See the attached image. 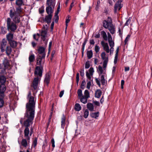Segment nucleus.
I'll use <instances>...</instances> for the list:
<instances>
[{"mask_svg": "<svg viewBox=\"0 0 152 152\" xmlns=\"http://www.w3.org/2000/svg\"><path fill=\"white\" fill-rule=\"evenodd\" d=\"M31 93L29 92V125L32 124L35 115L36 99L34 97L30 96Z\"/></svg>", "mask_w": 152, "mask_h": 152, "instance_id": "nucleus-1", "label": "nucleus"}, {"mask_svg": "<svg viewBox=\"0 0 152 152\" xmlns=\"http://www.w3.org/2000/svg\"><path fill=\"white\" fill-rule=\"evenodd\" d=\"M43 70V69L42 66H37L36 68L34 75L36 77L34 78L31 85V87L33 88L35 90L37 88L38 83L40 82L42 76Z\"/></svg>", "mask_w": 152, "mask_h": 152, "instance_id": "nucleus-2", "label": "nucleus"}, {"mask_svg": "<svg viewBox=\"0 0 152 152\" xmlns=\"http://www.w3.org/2000/svg\"><path fill=\"white\" fill-rule=\"evenodd\" d=\"M103 26L105 28L108 29L112 34H115V28L112 23V20L110 17H108L107 20L103 21Z\"/></svg>", "mask_w": 152, "mask_h": 152, "instance_id": "nucleus-3", "label": "nucleus"}, {"mask_svg": "<svg viewBox=\"0 0 152 152\" xmlns=\"http://www.w3.org/2000/svg\"><path fill=\"white\" fill-rule=\"evenodd\" d=\"M103 26L105 28L108 29L112 34H115V28L112 23V20L110 17H108L107 20L103 21Z\"/></svg>", "mask_w": 152, "mask_h": 152, "instance_id": "nucleus-4", "label": "nucleus"}, {"mask_svg": "<svg viewBox=\"0 0 152 152\" xmlns=\"http://www.w3.org/2000/svg\"><path fill=\"white\" fill-rule=\"evenodd\" d=\"M10 60L7 58H4L3 63L0 64V74L3 75L7 74V70L10 66Z\"/></svg>", "mask_w": 152, "mask_h": 152, "instance_id": "nucleus-5", "label": "nucleus"}, {"mask_svg": "<svg viewBox=\"0 0 152 152\" xmlns=\"http://www.w3.org/2000/svg\"><path fill=\"white\" fill-rule=\"evenodd\" d=\"M28 103L26 104V112L25 115L24 119H26L24 121V124L26 128L24 130V136L27 140H28Z\"/></svg>", "mask_w": 152, "mask_h": 152, "instance_id": "nucleus-6", "label": "nucleus"}, {"mask_svg": "<svg viewBox=\"0 0 152 152\" xmlns=\"http://www.w3.org/2000/svg\"><path fill=\"white\" fill-rule=\"evenodd\" d=\"M10 16L13 18V20L15 23H18L20 21L19 14L16 12L13 9H11L10 12Z\"/></svg>", "mask_w": 152, "mask_h": 152, "instance_id": "nucleus-7", "label": "nucleus"}, {"mask_svg": "<svg viewBox=\"0 0 152 152\" xmlns=\"http://www.w3.org/2000/svg\"><path fill=\"white\" fill-rule=\"evenodd\" d=\"M7 27L8 30L14 31L17 28L16 25L11 20L10 18H7Z\"/></svg>", "mask_w": 152, "mask_h": 152, "instance_id": "nucleus-8", "label": "nucleus"}, {"mask_svg": "<svg viewBox=\"0 0 152 152\" xmlns=\"http://www.w3.org/2000/svg\"><path fill=\"white\" fill-rule=\"evenodd\" d=\"M122 1V0H118L116 3L115 4L114 6V12H116L117 10L118 9L119 10L123 7V5L121 4Z\"/></svg>", "mask_w": 152, "mask_h": 152, "instance_id": "nucleus-9", "label": "nucleus"}, {"mask_svg": "<svg viewBox=\"0 0 152 152\" xmlns=\"http://www.w3.org/2000/svg\"><path fill=\"white\" fill-rule=\"evenodd\" d=\"M6 90V87L4 84H0V96H4V92Z\"/></svg>", "mask_w": 152, "mask_h": 152, "instance_id": "nucleus-10", "label": "nucleus"}, {"mask_svg": "<svg viewBox=\"0 0 152 152\" xmlns=\"http://www.w3.org/2000/svg\"><path fill=\"white\" fill-rule=\"evenodd\" d=\"M89 73L87 71L86 72V77L89 80H91V76H92L94 70L93 67H91L89 70Z\"/></svg>", "mask_w": 152, "mask_h": 152, "instance_id": "nucleus-11", "label": "nucleus"}, {"mask_svg": "<svg viewBox=\"0 0 152 152\" xmlns=\"http://www.w3.org/2000/svg\"><path fill=\"white\" fill-rule=\"evenodd\" d=\"M101 44L104 50L107 53H109L110 52V49L107 43H105L102 41L101 42Z\"/></svg>", "mask_w": 152, "mask_h": 152, "instance_id": "nucleus-12", "label": "nucleus"}, {"mask_svg": "<svg viewBox=\"0 0 152 152\" xmlns=\"http://www.w3.org/2000/svg\"><path fill=\"white\" fill-rule=\"evenodd\" d=\"M39 53L40 54H42V58H45V49L44 47H40L38 49Z\"/></svg>", "mask_w": 152, "mask_h": 152, "instance_id": "nucleus-13", "label": "nucleus"}, {"mask_svg": "<svg viewBox=\"0 0 152 152\" xmlns=\"http://www.w3.org/2000/svg\"><path fill=\"white\" fill-rule=\"evenodd\" d=\"M7 44V41L5 39H3L1 42V52H3L5 50L4 48L5 47Z\"/></svg>", "mask_w": 152, "mask_h": 152, "instance_id": "nucleus-14", "label": "nucleus"}, {"mask_svg": "<svg viewBox=\"0 0 152 152\" xmlns=\"http://www.w3.org/2000/svg\"><path fill=\"white\" fill-rule=\"evenodd\" d=\"M47 34V31L46 29H44L42 31L41 33V36L42 39L43 41H45V37Z\"/></svg>", "mask_w": 152, "mask_h": 152, "instance_id": "nucleus-15", "label": "nucleus"}, {"mask_svg": "<svg viewBox=\"0 0 152 152\" xmlns=\"http://www.w3.org/2000/svg\"><path fill=\"white\" fill-rule=\"evenodd\" d=\"M97 70L99 76L101 75L102 74H104V75L105 74V73L104 72L102 67L100 65L99 66Z\"/></svg>", "mask_w": 152, "mask_h": 152, "instance_id": "nucleus-16", "label": "nucleus"}, {"mask_svg": "<svg viewBox=\"0 0 152 152\" xmlns=\"http://www.w3.org/2000/svg\"><path fill=\"white\" fill-rule=\"evenodd\" d=\"M52 7L48 6L46 7V11L48 15H52L53 12Z\"/></svg>", "mask_w": 152, "mask_h": 152, "instance_id": "nucleus-17", "label": "nucleus"}, {"mask_svg": "<svg viewBox=\"0 0 152 152\" xmlns=\"http://www.w3.org/2000/svg\"><path fill=\"white\" fill-rule=\"evenodd\" d=\"M106 53L105 52H104L102 53L101 54V57L102 59L104 60V61H108V57L106 56Z\"/></svg>", "mask_w": 152, "mask_h": 152, "instance_id": "nucleus-18", "label": "nucleus"}, {"mask_svg": "<svg viewBox=\"0 0 152 152\" xmlns=\"http://www.w3.org/2000/svg\"><path fill=\"white\" fill-rule=\"evenodd\" d=\"M65 117L64 114H63L61 119V127L63 129H64L65 126Z\"/></svg>", "mask_w": 152, "mask_h": 152, "instance_id": "nucleus-19", "label": "nucleus"}, {"mask_svg": "<svg viewBox=\"0 0 152 152\" xmlns=\"http://www.w3.org/2000/svg\"><path fill=\"white\" fill-rule=\"evenodd\" d=\"M119 50V47H118L116 50V53L114 58V64H116L118 58V53Z\"/></svg>", "mask_w": 152, "mask_h": 152, "instance_id": "nucleus-20", "label": "nucleus"}, {"mask_svg": "<svg viewBox=\"0 0 152 152\" xmlns=\"http://www.w3.org/2000/svg\"><path fill=\"white\" fill-rule=\"evenodd\" d=\"M44 58H42V56H39V57L37 58V64L40 66L42 65V59Z\"/></svg>", "mask_w": 152, "mask_h": 152, "instance_id": "nucleus-21", "label": "nucleus"}, {"mask_svg": "<svg viewBox=\"0 0 152 152\" xmlns=\"http://www.w3.org/2000/svg\"><path fill=\"white\" fill-rule=\"evenodd\" d=\"M52 15H48L46 16L45 18V21H46L48 23H50L51 22V20L52 18Z\"/></svg>", "mask_w": 152, "mask_h": 152, "instance_id": "nucleus-22", "label": "nucleus"}, {"mask_svg": "<svg viewBox=\"0 0 152 152\" xmlns=\"http://www.w3.org/2000/svg\"><path fill=\"white\" fill-rule=\"evenodd\" d=\"M35 60V57L34 54H32L29 56V61L31 64Z\"/></svg>", "mask_w": 152, "mask_h": 152, "instance_id": "nucleus-23", "label": "nucleus"}, {"mask_svg": "<svg viewBox=\"0 0 152 152\" xmlns=\"http://www.w3.org/2000/svg\"><path fill=\"white\" fill-rule=\"evenodd\" d=\"M12 49L10 47L8 46L7 47L6 50V53L7 55L9 56L12 52Z\"/></svg>", "mask_w": 152, "mask_h": 152, "instance_id": "nucleus-24", "label": "nucleus"}, {"mask_svg": "<svg viewBox=\"0 0 152 152\" xmlns=\"http://www.w3.org/2000/svg\"><path fill=\"white\" fill-rule=\"evenodd\" d=\"M102 94V92L100 89H98L95 93V97L96 98H99L100 97Z\"/></svg>", "mask_w": 152, "mask_h": 152, "instance_id": "nucleus-25", "label": "nucleus"}, {"mask_svg": "<svg viewBox=\"0 0 152 152\" xmlns=\"http://www.w3.org/2000/svg\"><path fill=\"white\" fill-rule=\"evenodd\" d=\"M87 108L90 111H94V107L92 103H88L87 105Z\"/></svg>", "mask_w": 152, "mask_h": 152, "instance_id": "nucleus-26", "label": "nucleus"}, {"mask_svg": "<svg viewBox=\"0 0 152 152\" xmlns=\"http://www.w3.org/2000/svg\"><path fill=\"white\" fill-rule=\"evenodd\" d=\"M9 42L11 46L13 48H15L17 46V43L16 41L12 40Z\"/></svg>", "mask_w": 152, "mask_h": 152, "instance_id": "nucleus-27", "label": "nucleus"}, {"mask_svg": "<svg viewBox=\"0 0 152 152\" xmlns=\"http://www.w3.org/2000/svg\"><path fill=\"white\" fill-rule=\"evenodd\" d=\"M50 80V76L48 74H46L44 80L45 83H46L47 85L49 83Z\"/></svg>", "mask_w": 152, "mask_h": 152, "instance_id": "nucleus-28", "label": "nucleus"}, {"mask_svg": "<svg viewBox=\"0 0 152 152\" xmlns=\"http://www.w3.org/2000/svg\"><path fill=\"white\" fill-rule=\"evenodd\" d=\"M7 38L9 42L12 40L13 38V34L11 33H9L7 35Z\"/></svg>", "mask_w": 152, "mask_h": 152, "instance_id": "nucleus-29", "label": "nucleus"}, {"mask_svg": "<svg viewBox=\"0 0 152 152\" xmlns=\"http://www.w3.org/2000/svg\"><path fill=\"white\" fill-rule=\"evenodd\" d=\"M101 35L104 40L106 41L107 40V37L106 33L105 31H102L101 32Z\"/></svg>", "mask_w": 152, "mask_h": 152, "instance_id": "nucleus-30", "label": "nucleus"}, {"mask_svg": "<svg viewBox=\"0 0 152 152\" xmlns=\"http://www.w3.org/2000/svg\"><path fill=\"white\" fill-rule=\"evenodd\" d=\"M79 98L80 99L81 102L85 104L87 102L88 98L83 96Z\"/></svg>", "mask_w": 152, "mask_h": 152, "instance_id": "nucleus-31", "label": "nucleus"}, {"mask_svg": "<svg viewBox=\"0 0 152 152\" xmlns=\"http://www.w3.org/2000/svg\"><path fill=\"white\" fill-rule=\"evenodd\" d=\"M37 138L35 137L33 139L32 144L31 147L35 148L37 145Z\"/></svg>", "mask_w": 152, "mask_h": 152, "instance_id": "nucleus-32", "label": "nucleus"}, {"mask_svg": "<svg viewBox=\"0 0 152 152\" xmlns=\"http://www.w3.org/2000/svg\"><path fill=\"white\" fill-rule=\"evenodd\" d=\"M81 109V107L80 104L78 103H76L75 106V109L76 111H79Z\"/></svg>", "mask_w": 152, "mask_h": 152, "instance_id": "nucleus-33", "label": "nucleus"}, {"mask_svg": "<svg viewBox=\"0 0 152 152\" xmlns=\"http://www.w3.org/2000/svg\"><path fill=\"white\" fill-rule=\"evenodd\" d=\"M99 115V112L92 113L91 114V116L92 118H97L98 117Z\"/></svg>", "mask_w": 152, "mask_h": 152, "instance_id": "nucleus-34", "label": "nucleus"}, {"mask_svg": "<svg viewBox=\"0 0 152 152\" xmlns=\"http://www.w3.org/2000/svg\"><path fill=\"white\" fill-rule=\"evenodd\" d=\"M47 4L48 6L52 7H54L55 5L53 3V0H47Z\"/></svg>", "mask_w": 152, "mask_h": 152, "instance_id": "nucleus-35", "label": "nucleus"}, {"mask_svg": "<svg viewBox=\"0 0 152 152\" xmlns=\"http://www.w3.org/2000/svg\"><path fill=\"white\" fill-rule=\"evenodd\" d=\"M4 96L3 97L0 96V108H2L4 106V103L3 99Z\"/></svg>", "mask_w": 152, "mask_h": 152, "instance_id": "nucleus-36", "label": "nucleus"}, {"mask_svg": "<svg viewBox=\"0 0 152 152\" xmlns=\"http://www.w3.org/2000/svg\"><path fill=\"white\" fill-rule=\"evenodd\" d=\"M87 55L88 58L90 59L92 57L93 55V52L92 50L87 51Z\"/></svg>", "mask_w": 152, "mask_h": 152, "instance_id": "nucleus-37", "label": "nucleus"}, {"mask_svg": "<svg viewBox=\"0 0 152 152\" xmlns=\"http://www.w3.org/2000/svg\"><path fill=\"white\" fill-rule=\"evenodd\" d=\"M104 73L101 75L100 80L102 85H104L105 83V80L104 78Z\"/></svg>", "mask_w": 152, "mask_h": 152, "instance_id": "nucleus-38", "label": "nucleus"}, {"mask_svg": "<svg viewBox=\"0 0 152 152\" xmlns=\"http://www.w3.org/2000/svg\"><path fill=\"white\" fill-rule=\"evenodd\" d=\"M83 96L88 99L89 97V94L88 91L87 90H86L84 93V96Z\"/></svg>", "mask_w": 152, "mask_h": 152, "instance_id": "nucleus-39", "label": "nucleus"}, {"mask_svg": "<svg viewBox=\"0 0 152 152\" xmlns=\"http://www.w3.org/2000/svg\"><path fill=\"white\" fill-rule=\"evenodd\" d=\"M23 1L22 0H16V4L19 7H20L23 4Z\"/></svg>", "mask_w": 152, "mask_h": 152, "instance_id": "nucleus-40", "label": "nucleus"}, {"mask_svg": "<svg viewBox=\"0 0 152 152\" xmlns=\"http://www.w3.org/2000/svg\"><path fill=\"white\" fill-rule=\"evenodd\" d=\"M89 115V112L88 110L86 109L85 110L83 113L84 117L85 118H88Z\"/></svg>", "mask_w": 152, "mask_h": 152, "instance_id": "nucleus-41", "label": "nucleus"}, {"mask_svg": "<svg viewBox=\"0 0 152 152\" xmlns=\"http://www.w3.org/2000/svg\"><path fill=\"white\" fill-rule=\"evenodd\" d=\"M21 144L23 146L26 147L27 145V142L26 140L25 139H23Z\"/></svg>", "mask_w": 152, "mask_h": 152, "instance_id": "nucleus-42", "label": "nucleus"}, {"mask_svg": "<svg viewBox=\"0 0 152 152\" xmlns=\"http://www.w3.org/2000/svg\"><path fill=\"white\" fill-rule=\"evenodd\" d=\"M77 94L79 98H80L83 96L82 94V91L80 89L78 90Z\"/></svg>", "mask_w": 152, "mask_h": 152, "instance_id": "nucleus-43", "label": "nucleus"}, {"mask_svg": "<svg viewBox=\"0 0 152 152\" xmlns=\"http://www.w3.org/2000/svg\"><path fill=\"white\" fill-rule=\"evenodd\" d=\"M87 40H85L84 41V42L83 45H82V54H83V51L84 50V48H85V45H86V42H87Z\"/></svg>", "mask_w": 152, "mask_h": 152, "instance_id": "nucleus-44", "label": "nucleus"}, {"mask_svg": "<svg viewBox=\"0 0 152 152\" xmlns=\"http://www.w3.org/2000/svg\"><path fill=\"white\" fill-rule=\"evenodd\" d=\"M109 45L111 48L113 47L114 46V42L112 40L108 41Z\"/></svg>", "mask_w": 152, "mask_h": 152, "instance_id": "nucleus-45", "label": "nucleus"}, {"mask_svg": "<svg viewBox=\"0 0 152 152\" xmlns=\"http://www.w3.org/2000/svg\"><path fill=\"white\" fill-rule=\"evenodd\" d=\"M131 19L132 18L131 17H129L128 20H127L126 22L125 23V25L128 26L130 23Z\"/></svg>", "mask_w": 152, "mask_h": 152, "instance_id": "nucleus-46", "label": "nucleus"}, {"mask_svg": "<svg viewBox=\"0 0 152 152\" xmlns=\"http://www.w3.org/2000/svg\"><path fill=\"white\" fill-rule=\"evenodd\" d=\"M86 84V81L85 80L83 81L81 85V88L83 89L85 87V85Z\"/></svg>", "mask_w": 152, "mask_h": 152, "instance_id": "nucleus-47", "label": "nucleus"}, {"mask_svg": "<svg viewBox=\"0 0 152 152\" xmlns=\"http://www.w3.org/2000/svg\"><path fill=\"white\" fill-rule=\"evenodd\" d=\"M1 33L3 34L6 33V28L5 27H2L1 28Z\"/></svg>", "mask_w": 152, "mask_h": 152, "instance_id": "nucleus-48", "label": "nucleus"}, {"mask_svg": "<svg viewBox=\"0 0 152 152\" xmlns=\"http://www.w3.org/2000/svg\"><path fill=\"white\" fill-rule=\"evenodd\" d=\"M99 46L97 45H96L95 47V50L96 53H98L99 51Z\"/></svg>", "mask_w": 152, "mask_h": 152, "instance_id": "nucleus-49", "label": "nucleus"}, {"mask_svg": "<svg viewBox=\"0 0 152 152\" xmlns=\"http://www.w3.org/2000/svg\"><path fill=\"white\" fill-rule=\"evenodd\" d=\"M108 62V61H103V67L104 70H105V69L106 67Z\"/></svg>", "mask_w": 152, "mask_h": 152, "instance_id": "nucleus-50", "label": "nucleus"}, {"mask_svg": "<svg viewBox=\"0 0 152 152\" xmlns=\"http://www.w3.org/2000/svg\"><path fill=\"white\" fill-rule=\"evenodd\" d=\"M130 37V35H128L126 37L125 40V44H126V43H127L128 41L129 38Z\"/></svg>", "mask_w": 152, "mask_h": 152, "instance_id": "nucleus-51", "label": "nucleus"}, {"mask_svg": "<svg viewBox=\"0 0 152 152\" xmlns=\"http://www.w3.org/2000/svg\"><path fill=\"white\" fill-rule=\"evenodd\" d=\"M91 85V81H88L87 83V87H86L88 89H89L90 88Z\"/></svg>", "mask_w": 152, "mask_h": 152, "instance_id": "nucleus-52", "label": "nucleus"}, {"mask_svg": "<svg viewBox=\"0 0 152 152\" xmlns=\"http://www.w3.org/2000/svg\"><path fill=\"white\" fill-rule=\"evenodd\" d=\"M76 82L77 84H78V83L79 78V74L78 73H77L76 76Z\"/></svg>", "mask_w": 152, "mask_h": 152, "instance_id": "nucleus-53", "label": "nucleus"}, {"mask_svg": "<svg viewBox=\"0 0 152 152\" xmlns=\"http://www.w3.org/2000/svg\"><path fill=\"white\" fill-rule=\"evenodd\" d=\"M90 66V64L89 62H86L85 64V68L88 69L89 67Z\"/></svg>", "mask_w": 152, "mask_h": 152, "instance_id": "nucleus-54", "label": "nucleus"}, {"mask_svg": "<svg viewBox=\"0 0 152 152\" xmlns=\"http://www.w3.org/2000/svg\"><path fill=\"white\" fill-rule=\"evenodd\" d=\"M21 11V8L20 7H18L16 8V12L17 13H18V14H19V13Z\"/></svg>", "mask_w": 152, "mask_h": 152, "instance_id": "nucleus-55", "label": "nucleus"}, {"mask_svg": "<svg viewBox=\"0 0 152 152\" xmlns=\"http://www.w3.org/2000/svg\"><path fill=\"white\" fill-rule=\"evenodd\" d=\"M124 80H122L121 82V89L124 88Z\"/></svg>", "mask_w": 152, "mask_h": 152, "instance_id": "nucleus-56", "label": "nucleus"}, {"mask_svg": "<svg viewBox=\"0 0 152 152\" xmlns=\"http://www.w3.org/2000/svg\"><path fill=\"white\" fill-rule=\"evenodd\" d=\"M59 19L58 16L55 15V21L56 23H57Z\"/></svg>", "mask_w": 152, "mask_h": 152, "instance_id": "nucleus-57", "label": "nucleus"}, {"mask_svg": "<svg viewBox=\"0 0 152 152\" xmlns=\"http://www.w3.org/2000/svg\"><path fill=\"white\" fill-rule=\"evenodd\" d=\"M51 142L52 143V146L53 147V148H54L55 147V141L54 139L53 138L51 140Z\"/></svg>", "mask_w": 152, "mask_h": 152, "instance_id": "nucleus-58", "label": "nucleus"}, {"mask_svg": "<svg viewBox=\"0 0 152 152\" xmlns=\"http://www.w3.org/2000/svg\"><path fill=\"white\" fill-rule=\"evenodd\" d=\"M114 50V49L113 48V47L110 48V55H111V54L113 53Z\"/></svg>", "mask_w": 152, "mask_h": 152, "instance_id": "nucleus-59", "label": "nucleus"}, {"mask_svg": "<svg viewBox=\"0 0 152 152\" xmlns=\"http://www.w3.org/2000/svg\"><path fill=\"white\" fill-rule=\"evenodd\" d=\"M80 75L82 77L83 76L84 74V70H82V69L80 71Z\"/></svg>", "mask_w": 152, "mask_h": 152, "instance_id": "nucleus-60", "label": "nucleus"}, {"mask_svg": "<svg viewBox=\"0 0 152 152\" xmlns=\"http://www.w3.org/2000/svg\"><path fill=\"white\" fill-rule=\"evenodd\" d=\"M64 90L61 91L59 94V97H61L64 94Z\"/></svg>", "mask_w": 152, "mask_h": 152, "instance_id": "nucleus-61", "label": "nucleus"}, {"mask_svg": "<svg viewBox=\"0 0 152 152\" xmlns=\"http://www.w3.org/2000/svg\"><path fill=\"white\" fill-rule=\"evenodd\" d=\"M93 103L96 105L98 106H99L100 103L99 102L97 101H94Z\"/></svg>", "mask_w": 152, "mask_h": 152, "instance_id": "nucleus-62", "label": "nucleus"}, {"mask_svg": "<svg viewBox=\"0 0 152 152\" xmlns=\"http://www.w3.org/2000/svg\"><path fill=\"white\" fill-rule=\"evenodd\" d=\"M90 43L91 45H94L95 43L94 40L93 39L90 40Z\"/></svg>", "mask_w": 152, "mask_h": 152, "instance_id": "nucleus-63", "label": "nucleus"}, {"mask_svg": "<svg viewBox=\"0 0 152 152\" xmlns=\"http://www.w3.org/2000/svg\"><path fill=\"white\" fill-rule=\"evenodd\" d=\"M107 2L110 4V5H113V2L112 0H107Z\"/></svg>", "mask_w": 152, "mask_h": 152, "instance_id": "nucleus-64", "label": "nucleus"}]
</instances>
